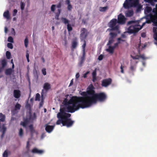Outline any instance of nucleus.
<instances>
[{"label":"nucleus","instance_id":"0eeeda50","mask_svg":"<svg viewBox=\"0 0 157 157\" xmlns=\"http://www.w3.org/2000/svg\"><path fill=\"white\" fill-rule=\"evenodd\" d=\"M139 0H126L124 4V7L126 9L133 6L135 7L139 4Z\"/></svg>","mask_w":157,"mask_h":157},{"label":"nucleus","instance_id":"c9c22d12","mask_svg":"<svg viewBox=\"0 0 157 157\" xmlns=\"http://www.w3.org/2000/svg\"><path fill=\"white\" fill-rule=\"evenodd\" d=\"M40 94L37 93L36 94V97L35 99V101H40Z\"/></svg>","mask_w":157,"mask_h":157},{"label":"nucleus","instance_id":"20e7f679","mask_svg":"<svg viewBox=\"0 0 157 157\" xmlns=\"http://www.w3.org/2000/svg\"><path fill=\"white\" fill-rule=\"evenodd\" d=\"M76 96H73L68 101L67 98H65L63 101L65 105H68L67 108V112L71 113H73L74 112H72V110L75 109V107L74 106V105L75 103Z\"/></svg>","mask_w":157,"mask_h":157},{"label":"nucleus","instance_id":"6ab92c4d","mask_svg":"<svg viewBox=\"0 0 157 157\" xmlns=\"http://www.w3.org/2000/svg\"><path fill=\"white\" fill-rule=\"evenodd\" d=\"M32 152L33 153H36L41 154L44 152V151L42 150H39L36 148H34L33 149Z\"/></svg>","mask_w":157,"mask_h":157},{"label":"nucleus","instance_id":"5701e85b","mask_svg":"<svg viewBox=\"0 0 157 157\" xmlns=\"http://www.w3.org/2000/svg\"><path fill=\"white\" fill-rule=\"evenodd\" d=\"M92 81L94 82L96 81L97 78L96 77V69H95L93 72L92 73Z\"/></svg>","mask_w":157,"mask_h":157},{"label":"nucleus","instance_id":"680f3d73","mask_svg":"<svg viewBox=\"0 0 157 157\" xmlns=\"http://www.w3.org/2000/svg\"><path fill=\"white\" fill-rule=\"evenodd\" d=\"M124 67H123L122 64H121V66L120 68L121 69V72L122 73H124V71L123 70V68Z\"/></svg>","mask_w":157,"mask_h":157},{"label":"nucleus","instance_id":"c85d7f7f","mask_svg":"<svg viewBox=\"0 0 157 157\" xmlns=\"http://www.w3.org/2000/svg\"><path fill=\"white\" fill-rule=\"evenodd\" d=\"M36 115L35 113H33V116L30 115L29 117V118H30V120L33 121L36 118Z\"/></svg>","mask_w":157,"mask_h":157},{"label":"nucleus","instance_id":"ddd939ff","mask_svg":"<svg viewBox=\"0 0 157 157\" xmlns=\"http://www.w3.org/2000/svg\"><path fill=\"white\" fill-rule=\"evenodd\" d=\"M43 87V89L42 90L41 93L42 97L43 96L45 91V92H46L49 90L51 89V86L49 83L46 82L44 84Z\"/></svg>","mask_w":157,"mask_h":157},{"label":"nucleus","instance_id":"cd10ccee","mask_svg":"<svg viewBox=\"0 0 157 157\" xmlns=\"http://www.w3.org/2000/svg\"><path fill=\"white\" fill-rule=\"evenodd\" d=\"M106 51L109 52L110 54H113L114 52V51L113 50V48L112 46H109L108 47V48L106 49Z\"/></svg>","mask_w":157,"mask_h":157},{"label":"nucleus","instance_id":"864d4df0","mask_svg":"<svg viewBox=\"0 0 157 157\" xmlns=\"http://www.w3.org/2000/svg\"><path fill=\"white\" fill-rule=\"evenodd\" d=\"M130 69L131 71H134L135 70L136 67L133 65H131Z\"/></svg>","mask_w":157,"mask_h":157},{"label":"nucleus","instance_id":"4c0bfd02","mask_svg":"<svg viewBox=\"0 0 157 157\" xmlns=\"http://www.w3.org/2000/svg\"><path fill=\"white\" fill-rule=\"evenodd\" d=\"M81 94L83 96L85 97L86 98H87V97H90V96H89L88 94H87V91L86 92H82Z\"/></svg>","mask_w":157,"mask_h":157},{"label":"nucleus","instance_id":"e433bc0d","mask_svg":"<svg viewBox=\"0 0 157 157\" xmlns=\"http://www.w3.org/2000/svg\"><path fill=\"white\" fill-rule=\"evenodd\" d=\"M21 106V105L20 104L17 103L15 106V110L17 109L19 110Z\"/></svg>","mask_w":157,"mask_h":157},{"label":"nucleus","instance_id":"f704fd0d","mask_svg":"<svg viewBox=\"0 0 157 157\" xmlns=\"http://www.w3.org/2000/svg\"><path fill=\"white\" fill-rule=\"evenodd\" d=\"M85 60V58H81L80 61V62L79 63V66L80 67H81L82 66V65L84 61Z\"/></svg>","mask_w":157,"mask_h":157},{"label":"nucleus","instance_id":"c756f323","mask_svg":"<svg viewBox=\"0 0 157 157\" xmlns=\"http://www.w3.org/2000/svg\"><path fill=\"white\" fill-rule=\"evenodd\" d=\"M114 41V38L109 37V40L108 41V43L107 44V45H110L112 43H113Z\"/></svg>","mask_w":157,"mask_h":157},{"label":"nucleus","instance_id":"9b49d317","mask_svg":"<svg viewBox=\"0 0 157 157\" xmlns=\"http://www.w3.org/2000/svg\"><path fill=\"white\" fill-rule=\"evenodd\" d=\"M94 87L92 84H90L87 88V93L88 95L93 96L95 94V91L94 89Z\"/></svg>","mask_w":157,"mask_h":157},{"label":"nucleus","instance_id":"393cba45","mask_svg":"<svg viewBox=\"0 0 157 157\" xmlns=\"http://www.w3.org/2000/svg\"><path fill=\"white\" fill-rule=\"evenodd\" d=\"M3 16L7 19H9L10 18L9 12L8 10H7L4 12L3 13Z\"/></svg>","mask_w":157,"mask_h":157},{"label":"nucleus","instance_id":"ea45409f","mask_svg":"<svg viewBox=\"0 0 157 157\" xmlns=\"http://www.w3.org/2000/svg\"><path fill=\"white\" fill-rule=\"evenodd\" d=\"M67 29L69 32L71 31L72 30V28L71 25L69 23L67 25Z\"/></svg>","mask_w":157,"mask_h":157},{"label":"nucleus","instance_id":"f03ea898","mask_svg":"<svg viewBox=\"0 0 157 157\" xmlns=\"http://www.w3.org/2000/svg\"><path fill=\"white\" fill-rule=\"evenodd\" d=\"M127 26L130 25L127 29V32L130 34H135L137 33L142 28L136 21H128L127 24Z\"/></svg>","mask_w":157,"mask_h":157},{"label":"nucleus","instance_id":"8fccbe9b","mask_svg":"<svg viewBox=\"0 0 157 157\" xmlns=\"http://www.w3.org/2000/svg\"><path fill=\"white\" fill-rule=\"evenodd\" d=\"M132 58L133 59H138L140 58L139 55H137L135 56H131Z\"/></svg>","mask_w":157,"mask_h":157},{"label":"nucleus","instance_id":"13d9d810","mask_svg":"<svg viewBox=\"0 0 157 157\" xmlns=\"http://www.w3.org/2000/svg\"><path fill=\"white\" fill-rule=\"evenodd\" d=\"M103 58V56L102 55H100L98 57V59L99 60H102Z\"/></svg>","mask_w":157,"mask_h":157},{"label":"nucleus","instance_id":"37998d69","mask_svg":"<svg viewBox=\"0 0 157 157\" xmlns=\"http://www.w3.org/2000/svg\"><path fill=\"white\" fill-rule=\"evenodd\" d=\"M24 43L25 47L27 48L28 44V40L27 37H26Z\"/></svg>","mask_w":157,"mask_h":157},{"label":"nucleus","instance_id":"dca6fc26","mask_svg":"<svg viewBox=\"0 0 157 157\" xmlns=\"http://www.w3.org/2000/svg\"><path fill=\"white\" fill-rule=\"evenodd\" d=\"M149 17L152 21L155 24V25L157 27V17L152 14H149Z\"/></svg>","mask_w":157,"mask_h":157},{"label":"nucleus","instance_id":"a211bd4d","mask_svg":"<svg viewBox=\"0 0 157 157\" xmlns=\"http://www.w3.org/2000/svg\"><path fill=\"white\" fill-rule=\"evenodd\" d=\"M13 95L15 98H19L21 96L20 91L19 90H14Z\"/></svg>","mask_w":157,"mask_h":157},{"label":"nucleus","instance_id":"5fc2aeb1","mask_svg":"<svg viewBox=\"0 0 157 157\" xmlns=\"http://www.w3.org/2000/svg\"><path fill=\"white\" fill-rule=\"evenodd\" d=\"M26 148L27 150V151H29V141H28L27 142Z\"/></svg>","mask_w":157,"mask_h":157},{"label":"nucleus","instance_id":"b1692460","mask_svg":"<svg viewBox=\"0 0 157 157\" xmlns=\"http://www.w3.org/2000/svg\"><path fill=\"white\" fill-rule=\"evenodd\" d=\"M61 11V9H58L57 12L56 13H55V18L56 19L58 20L59 19V17L60 15V13Z\"/></svg>","mask_w":157,"mask_h":157},{"label":"nucleus","instance_id":"a19ab883","mask_svg":"<svg viewBox=\"0 0 157 157\" xmlns=\"http://www.w3.org/2000/svg\"><path fill=\"white\" fill-rule=\"evenodd\" d=\"M107 8L108 7L107 6H105L104 7H100V10L101 12H104L106 10Z\"/></svg>","mask_w":157,"mask_h":157},{"label":"nucleus","instance_id":"052dcab7","mask_svg":"<svg viewBox=\"0 0 157 157\" xmlns=\"http://www.w3.org/2000/svg\"><path fill=\"white\" fill-rule=\"evenodd\" d=\"M61 7V3L59 2L56 6V7L58 9H60V8Z\"/></svg>","mask_w":157,"mask_h":157},{"label":"nucleus","instance_id":"7c9ffc66","mask_svg":"<svg viewBox=\"0 0 157 157\" xmlns=\"http://www.w3.org/2000/svg\"><path fill=\"white\" fill-rule=\"evenodd\" d=\"M109 35L110 36V37L114 38L117 36V34L111 32L110 33Z\"/></svg>","mask_w":157,"mask_h":157},{"label":"nucleus","instance_id":"f257e3e1","mask_svg":"<svg viewBox=\"0 0 157 157\" xmlns=\"http://www.w3.org/2000/svg\"><path fill=\"white\" fill-rule=\"evenodd\" d=\"M91 97H87V98L83 97L76 96V101L74 106L75 109L72 110V112H75L78 110L80 108L84 109L90 107L94 104L93 101Z\"/></svg>","mask_w":157,"mask_h":157},{"label":"nucleus","instance_id":"412c9836","mask_svg":"<svg viewBox=\"0 0 157 157\" xmlns=\"http://www.w3.org/2000/svg\"><path fill=\"white\" fill-rule=\"evenodd\" d=\"M78 45V42L76 39L74 40L72 42L71 48L72 49L75 48Z\"/></svg>","mask_w":157,"mask_h":157},{"label":"nucleus","instance_id":"bf43d9fd","mask_svg":"<svg viewBox=\"0 0 157 157\" xmlns=\"http://www.w3.org/2000/svg\"><path fill=\"white\" fill-rule=\"evenodd\" d=\"M89 73V71H87L85 74L83 75V77L84 78H85L87 77V75Z\"/></svg>","mask_w":157,"mask_h":157},{"label":"nucleus","instance_id":"0e129e2a","mask_svg":"<svg viewBox=\"0 0 157 157\" xmlns=\"http://www.w3.org/2000/svg\"><path fill=\"white\" fill-rule=\"evenodd\" d=\"M73 84V79H72L69 85V86H71Z\"/></svg>","mask_w":157,"mask_h":157},{"label":"nucleus","instance_id":"49530a36","mask_svg":"<svg viewBox=\"0 0 157 157\" xmlns=\"http://www.w3.org/2000/svg\"><path fill=\"white\" fill-rule=\"evenodd\" d=\"M82 41H83L84 43L82 45V48L83 49V51H85V48L86 45V40H82Z\"/></svg>","mask_w":157,"mask_h":157},{"label":"nucleus","instance_id":"473e14b6","mask_svg":"<svg viewBox=\"0 0 157 157\" xmlns=\"http://www.w3.org/2000/svg\"><path fill=\"white\" fill-rule=\"evenodd\" d=\"M152 10V9L151 7L147 6L145 10H146L147 13H149Z\"/></svg>","mask_w":157,"mask_h":157},{"label":"nucleus","instance_id":"3c124183","mask_svg":"<svg viewBox=\"0 0 157 157\" xmlns=\"http://www.w3.org/2000/svg\"><path fill=\"white\" fill-rule=\"evenodd\" d=\"M7 46L8 48L11 49L13 48V44L11 43H8L7 44Z\"/></svg>","mask_w":157,"mask_h":157},{"label":"nucleus","instance_id":"a878e982","mask_svg":"<svg viewBox=\"0 0 157 157\" xmlns=\"http://www.w3.org/2000/svg\"><path fill=\"white\" fill-rule=\"evenodd\" d=\"M61 20L63 23L65 24H68L69 23V21L67 20V18L62 17L61 18Z\"/></svg>","mask_w":157,"mask_h":157},{"label":"nucleus","instance_id":"6e6d98bb","mask_svg":"<svg viewBox=\"0 0 157 157\" xmlns=\"http://www.w3.org/2000/svg\"><path fill=\"white\" fill-rule=\"evenodd\" d=\"M17 11L16 9H14L13 10V16H15L17 13Z\"/></svg>","mask_w":157,"mask_h":157},{"label":"nucleus","instance_id":"e2e57ef3","mask_svg":"<svg viewBox=\"0 0 157 157\" xmlns=\"http://www.w3.org/2000/svg\"><path fill=\"white\" fill-rule=\"evenodd\" d=\"M142 8V6L140 5H139L137 7L136 10L137 11H138L140 10Z\"/></svg>","mask_w":157,"mask_h":157},{"label":"nucleus","instance_id":"c03bdc74","mask_svg":"<svg viewBox=\"0 0 157 157\" xmlns=\"http://www.w3.org/2000/svg\"><path fill=\"white\" fill-rule=\"evenodd\" d=\"M56 7V5L54 4H53L52 5L51 7V11L52 12H54L55 11V8Z\"/></svg>","mask_w":157,"mask_h":157},{"label":"nucleus","instance_id":"9d476101","mask_svg":"<svg viewBox=\"0 0 157 157\" xmlns=\"http://www.w3.org/2000/svg\"><path fill=\"white\" fill-rule=\"evenodd\" d=\"M87 30L85 28H82L81 29V34L80 38L81 40H86V37L89 34Z\"/></svg>","mask_w":157,"mask_h":157},{"label":"nucleus","instance_id":"58836bf2","mask_svg":"<svg viewBox=\"0 0 157 157\" xmlns=\"http://www.w3.org/2000/svg\"><path fill=\"white\" fill-rule=\"evenodd\" d=\"M2 68H4L6 66V62L5 59H3L2 60Z\"/></svg>","mask_w":157,"mask_h":157},{"label":"nucleus","instance_id":"2eb2a0df","mask_svg":"<svg viewBox=\"0 0 157 157\" xmlns=\"http://www.w3.org/2000/svg\"><path fill=\"white\" fill-rule=\"evenodd\" d=\"M23 121H21L20 123V125L23 126L24 127H26L27 124L29 123L30 121V118H24L23 119Z\"/></svg>","mask_w":157,"mask_h":157},{"label":"nucleus","instance_id":"423d86ee","mask_svg":"<svg viewBox=\"0 0 157 157\" xmlns=\"http://www.w3.org/2000/svg\"><path fill=\"white\" fill-rule=\"evenodd\" d=\"M5 120V116L2 113H0V122H4ZM7 130V128L5 125L3 124L2 126L0 125V132L2 133L1 138L2 139Z\"/></svg>","mask_w":157,"mask_h":157},{"label":"nucleus","instance_id":"aec40b11","mask_svg":"<svg viewBox=\"0 0 157 157\" xmlns=\"http://www.w3.org/2000/svg\"><path fill=\"white\" fill-rule=\"evenodd\" d=\"M13 72V70L11 68L6 69L5 71V74L6 75H10Z\"/></svg>","mask_w":157,"mask_h":157},{"label":"nucleus","instance_id":"09e8293b","mask_svg":"<svg viewBox=\"0 0 157 157\" xmlns=\"http://www.w3.org/2000/svg\"><path fill=\"white\" fill-rule=\"evenodd\" d=\"M8 41L10 42L11 43H13V39L11 36H9L8 39Z\"/></svg>","mask_w":157,"mask_h":157},{"label":"nucleus","instance_id":"79ce46f5","mask_svg":"<svg viewBox=\"0 0 157 157\" xmlns=\"http://www.w3.org/2000/svg\"><path fill=\"white\" fill-rule=\"evenodd\" d=\"M19 136H20L21 137H22L23 136V130L22 129V128H21L20 129L19 131Z\"/></svg>","mask_w":157,"mask_h":157},{"label":"nucleus","instance_id":"f8f14e48","mask_svg":"<svg viewBox=\"0 0 157 157\" xmlns=\"http://www.w3.org/2000/svg\"><path fill=\"white\" fill-rule=\"evenodd\" d=\"M112 81L110 78L104 79L102 81L101 85L103 87H107L111 84Z\"/></svg>","mask_w":157,"mask_h":157},{"label":"nucleus","instance_id":"4468645a","mask_svg":"<svg viewBox=\"0 0 157 157\" xmlns=\"http://www.w3.org/2000/svg\"><path fill=\"white\" fill-rule=\"evenodd\" d=\"M126 18L122 14H120L118 16L117 22L120 24L123 25L125 23Z\"/></svg>","mask_w":157,"mask_h":157},{"label":"nucleus","instance_id":"72a5a7b5","mask_svg":"<svg viewBox=\"0 0 157 157\" xmlns=\"http://www.w3.org/2000/svg\"><path fill=\"white\" fill-rule=\"evenodd\" d=\"M25 4L24 2H21L20 6L21 10L22 11L24 10Z\"/></svg>","mask_w":157,"mask_h":157},{"label":"nucleus","instance_id":"603ef678","mask_svg":"<svg viewBox=\"0 0 157 157\" xmlns=\"http://www.w3.org/2000/svg\"><path fill=\"white\" fill-rule=\"evenodd\" d=\"M42 72L43 74L44 75H46V69L45 68H43L42 70Z\"/></svg>","mask_w":157,"mask_h":157},{"label":"nucleus","instance_id":"39448f33","mask_svg":"<svg viewBox=\"0 0 157 157\" xmlns=\"http://www.w3.org/2000/svg\"><path fill=\"white\" fill-rule=\"evenodd\" d=\"M94 104L97 103L98 101L103 102L107 98V96L103 92L96 93L93 96H91Z\"/></svg>","mask_w":157,"mask_h":157},{"label":"nucleus","instance_id":"a18cd8bd","mask_svg":"<svg viewBox=\"0 0 157 157\" xmlns=\"http://www.w3.org/2000/svg\"><path fill=\"white\" fill-rule=\"evenodd\" d=\"M8 153L7 150H5L3 154V157H8Z\"/></svg>","mask_w":157,"mask_h":157},{"label":"nucleus","instance_id":"bb28decb","mask_svg":"<svg viewBox=\"0 0 157 157\" xmlns=\"http://www.w3.org/2000/svg\"><path fill=\"white\" fill-rule=\"evenodd\" d=\"M133 14V12L132 10H129L126 13V15L128 17L132 16Z\"/></svg>","mask_w":157,"mask_h":157},{"label":"nucleus","instance_id":"f3484780","mask_svg":"<svg viewBox=\"0 0 157 157\" xmlns=\"http://www.w3.org/2000/svg\"><path fill=\"white\" fill-rule=\"evenodd\" d=\"M54 127V125H50L46 124L45 125V130L47 132L50 133L52 131Z\"/></svg>","mask_w":157,"mask_h":157},{"label":"nucleus","instance_id":"69168bd1","mask_svg":"<svg viewBox=\"0 0 157 157\" xmlns=\"http://www.w3.org/2000/svg\"><path fill=\"white\" fill-rule=\"evenodd\" d=\"M144 1L147 2L151 3L152 2L153 0H144Z\"/></svg>","mask_w":157,"mask_h":157},{"label":"nucleus","instance_id":"de8ad7c7","mask_svg":"<svg viewBox=\"0 0 157 157\" xmlns=\"http://www.w3.org/2000/svg\"><path fill=\"white\" fill-rule=\"evenodd\" d=\"M140 58H141L145 60L148 59V58L145 57L144 54L139 55Z\"/></svg>","mask_w":157,"mask_h":157},{"label":"nucleus","instance_id":"4d7b16f0","mask_svg":"<svg viewBox=\"0 0 157 157\" xmlns=\"http://www.w3.org/2000/svg\"><path fill=\"white\" fill-rule=\"evenodd\" d=\"M72 7L71 4H69L68 5V6L67 7V9L69 11L71 10V9H72Z\"/></svg>","mask_w":157,"mask_h":157},{"label":"nucleus","instance_id":"338daca9","mask_svg":"<svg viewBox=\"0 0 157 157\" xmlns=\"http://www.w3.org/2000/svg\"><path fill=\"white\" fill-rule=\"evenodd\" d=\"M152 12L154 13L155 14H157V10L155 8L153 9Z\"/></svg>","mask_w":157,"mask_h":157},{"label":"nucleus","instance_id":"774afa93","mask_svg":"<svg viewBox=\"0 0 157 157\" xmlns=\"http://www.w3.org/2000/svg\"><path fill=\"white\" fill-rule=\"evenodd\" d=\"M43 101H41L39 104V108H40L43 105Z\"/></svg>","mask_w":157,"mask_h":157},{"label":"nucleus","instance_id":"2f4dec72","mask_svg":"<svg viewBox=\"0 0 157 157\" xmlns=\"http://www.w3.org/2000/svg\"><path fill=\"white\" fill-rule=\"evenodd\" d=\"M6 56L7 59H9L10 58L11 54L10 52L9 51H6Z\"/></svg>","mask_w":157,"mask_h":157},{"label":"nucleus","instance_id":"6e6552de","mask_svg":"<svg viewBox=\"0 0 157 157\" xmlns=\"http://www.w3.org/2000/svg\"><path fill=\"white\" fill-rule=\"evenodd\" d=\"M117 19L113 18L108 23V26L111 29H108L107 30L109 31L118 30L119 26L117 25Z\"/></svg>","mask_w":157,"mask_h":157},{"label":"nucleus","instance_id":"4be33fe9","mask_svg":"<svg viewBox=\"0 0 157 157\" xmlns=\"http://www.w3.org/2000/svg\"><path fill=\"white\" fill-rule=\"evenodd\" d=\"M29 128L31 136V137H33V134L36 132V131L33 128V125L31 124L29 125Z\"/></svg>","mask_w":157,"mask_h":157},{"label":"nucleus","instance_id":"1a4fd4ad","mask_svg":"<svg viewBox=\"0 0 157 157\" xmlns=\"http://www.w3.org/2000/svg\"><path fill=\"white\" fill-rule=\"evenodd\" d=\"M65 108H63L60 109V112L57 114V117L59 119L65 117H71V114L65 112Z\"/></svg>","mask_w":157,"mask_h":157},{"label":"nucleus","instance_id":"7ed1b4c3","mask_svg":"<svg viewBox=\"0 0 157 157\" xmlns=\"http://www.w3.org/2000/svg\"><path fill=\"white\" fill-rule=\"evenodd\" d=\"M71 117H65L58 119L56 122V124L59 125L62 124L63 126H66L67 127H71L74 124L75 121L69 118Z\"/></svg>","mask_w":157,"mask_h":157}]
</instances>
